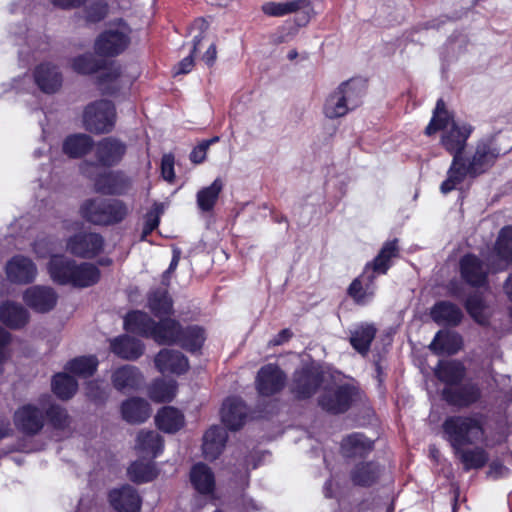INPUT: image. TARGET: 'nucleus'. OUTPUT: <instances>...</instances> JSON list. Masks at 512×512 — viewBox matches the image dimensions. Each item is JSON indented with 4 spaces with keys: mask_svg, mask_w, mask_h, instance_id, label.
I'll return each instance as SVG.
<instances>
[{
    "mask_svg": "<svg viewBox=\"0 0 512 512\" xmlns=\"http://www.w3.org/2000/svg\"><path fill=\"white\" fill-rule=\"evenodd\" d=\"M148 307L155 317L160 318V321L154 322L142 311H132L124 319L127 331L151 338L160 345L179 344L190 352H195L202 347L205 332L201 327L192 325L183 328L174 319H162L170 315L173 310L172 300L166 290L151 292L148 297Z\"/></svg>",
    "mask_w": 512,
    "mask_h": 512,
    "instance_id": "f257e3e1",
    "label": "nucleus"
},
{
    "mask_svg": "<svg viewBox=\"0 0 512 512\" xmlns=\"http://www.w3.org/2000/svg\"><path fill=\"white\" fill-rule=\"evenodd\" d=\"M443 438L451 448L483 445L495 447L506 441L508 435L497 430L487 433L485 417L480 413L447 417L442 424Z\"/></svg>",
    "mask_w": 512,
    "mask_h": 512,
    "instance_id": "f03ea898",
    "label": "nucleus"
},
{
    "mask_svg": "<svg viewBox=\"0 0 512 512\" xmlns=\"http://www.w3.org/2000/svg\"><path fill=\"white\" fill-rule=\"evenodd\" d=\"M440 131V143L442 147L453 155L452 163L448 171L454 173L456 165L462 159L467 141L474 131V127L446 109L445 103L439 99L433 112V116L425 129L428 136Z\"/></svg>",
    "mask_w": 512,
    "mask_h": 512,
    "instance_id": "7ed1b4c3",
    "label": "nucleus"
},
{
    "mask_svg": "<svg viewBox=\"0 0 512 512\" xmlns=\"http://www.w3.org/2000/svg\"><path fill=\"white\" fill-rule=\"evenodd\" d=\"M502 153L505 151L499 147L496 138L478 141L471 156L462 155L454 173L447 171V178L440 186L441 192L447 194L462 184L466 177H476L484 173Z\"/></svg>",
    "mask_w": 512,
    "mask_h": 512,
    "instance_id": "20e7f679",
    "label": "nucleus"
},
{
    "mask_svg": "<svg viewBox=\"0 0 512 512\" xmlns=\"http://www.w3.org/2000/svg\"><path fill=\"white\" fill-rule=\"evenodd\" d=\"M49 396L40 401V407L33 404H26L19 407L14 414V424L16 428L24 434H37L44 426L43 410L56 429H63L68 422V415L64 409L59 406L51 405L47 408Z\"/></svg>",
    "mask_w": 512,
    "mask_h": 512,
    "instance_id": "39448f33",
    "label": "nucleus"
},
{
    "mask_svg": "<svg viewBox=\"0 0 512 512\" xmlns=\"http://www.w3.org/2000/svg\"><path fill=\"white\" fill-rule=\"evenodd\" d=\"M48 271L52 280L58 284H71L75 287H88L98 282L100 272L90 263L76 265L65 256H52Z\"/></svg>",
    "mask_w": 512,
    "mask_h": 512,
    "instance_id": "423d86ee",
    "label": "nucleus"
},
{
    "mask_svg": "<svg viewBox=\"0 0 512 512\" xmlns=\"http://www.w3.org/2000/svg\"><path fill=\"white\" fill-rule=\"evenodd\" d=\"M364 93L362 81L352 79L341 83L324 102L325 117L336 119L347 115L361 105Z\"/></svg>",
    "mask_w": 512,
    "mask_h": 512,
    "instance_id": "0eeeda50",
    "label": "nucleus"
},
{
    "mask_svg": "<svg viewBox=\"0 0 512 512\" xmlns=\"http://www.w3.org/2000/svg\"><path fill=\"white\" fill-rule=\"evenodd\" d=\"M130 42V26L123 19H117L96 38L94 49L98 55L117 56L128 48Z\"/></svg>",
    "mask_w": 512,
    "mask_h": 512,
    "instance_id": "6e6552de",
    "label": "nucleus"
},
{
    "mask_svg": "<svg viewBox=\"0 0 512 512\" xmlns=\"http://www.w3.org/2000/svg\"><path fill=\"white\" fill-rule=\"evenodd\" d=\"M82 216L97 225H109L122 221L127 215L126 205L119 200L90 199L81 206Z\"/></svg>",
    "mask_w": 512,
    "mask_h": 512,
    "instance_id": "1a4fd4ad",
    "label": "nucleus"
},
{
    "mask_svg": "<svg viewBox=\"0 0 512 512\" xmlns=\"http://www.w3.org/2000/svg\"><path fill=\"white\" fill-rule=\"evenodd\" d=\"M81 173L93 180L97 192L102 194H123L130 186L129 179L119 171L98 170L92 163L84 162L80 166Z\"/></svg>",
    "mask_w": 512,
    "mask_h": 512,
    "instance_id": "9d476101",
    "label": "nucleus"
},
{
    "mask_svg": "<svg viewBox=\"0 0 512 512\" xmlns=\"http://www.w3.org/2000/svg\"><path fill=\"white\" fill-rule=\"evenodd\" d=\"M116 122V110L111 101L100 100L89 104L83 112V125L86 130L102 134L110 132Z\"/></svg>",
    "mask_w": 512,
    "mask_h": 512,
    "instance_id": "9b49d317",
    "label": "nucleus"
},
{
    "mask_svg": "<svg viewBox=\"0 0 512 512\" xmlns=\"http://www.w3.org/2000/svg\"><path fill=\"white\" fill-rule=\"evenodd\" d=\"M355 393V388L348 384H333L325 388L319 405L330 413H342L350 407Z\"/></svg>",
    "mask_w": 512,
    "mask_h": 512,
    "instance_id": "f8f14e48",
    "label": "nucleus"
},
{
    "mask_svg": "<svg viewBox=\"0 0 512 512\" xmlns=\"http://www.w3.org/2000/svg\"><path fill=\"white\" fill-rule=\"evenodd\" d=\"M126 153V146L120 140L107 137L95 145L94 155L96 157L95 166L98 170L118 164ZM93 164V162H91Z\"/></svg>",
    "mask_w": 512,
    "mask_h": 512,
    "instance_id": "ddd939ff",
    "label": "nucleus"
},
{
    "mask_svg": "<svg viewBox=\"0 0 512 512\" xmlns=\"http://www.w3.org/2000/svg\"><path fill=\"white\" fill-rule=\"evenodd\" d=\"M255 383L260 395L271 396L283 389L286 376L279 366L267 364L258 371Z\"/></svg>",
    "mask_w": 512,
    "mask_h": 512,
    "instance_id": "4468645a",
    "label": "nucleus"
},
{
    "mask_svg": "<svg viewBox=\"0 0 512 512\" xmlns=\"http://www.w3.org/2000/svg\"><path fill=\"white\" fill-rule=\"evenodd\" d=\"M322 381L323 375L317 368H302L294 374L292 392L298 398H308L316 392Z\"/></svg>",
    "mask_w": 512,
    "mask_h": 512,
    "instance_id": "2eb2a0df",
    "label": "nucleus"
},
{
    "mask_svg": "<svg viewBox=\"0 0 512 512\" xmlns=\"http://www.w3.org/2000/svg\"><path fill=\"white\" fill-rule=\"evenodd\" d=\"M5 271L8 280L16 284L31 283L37 276V267L33 261L21 255L11 258L6 264Z\"/></svg>",
    "mask_w": 512,
    "mask_h": 512,
    "instance_id": "dca6fc26",
    "label": "nucleus"
},
{
    "mask_svg": "<svg viewBox=\"0 0 512 512\" xmlns=\"http://www.w3.org/2000/svg\"><path fill=\"white\" fill-rule=\"evenodd\" d=\"M103 243V238L99 234L82 233L68 240L67 249L76 256L92 258L102 250Z\"/></svg>",
    "mask_w": 512,
    "mask_h": 512,
    "instance_id": "f3484780",
    "label": "nucleus"
},
{
    "mask_svg": "<svg viewBox=\"0 0 512 512\" xmlns=\"http://www.w3.org/2000/svg\"><path fill=\"white\" fill-rule=\"evenodd\" d=\"M23 300L33 310L47 312L56 305L57 295L50 287L36 285L24 292Z\"/></svg>",
    "mask_w": 512,
    "mask_h": 512,
    "instance_id": "a211bd4d",
    "label": "nucleus"
},
{
    "mask_svg": "<svg viewBox=\"0 0 512 512\" xmlns=\"http://www.w3.org/2000/svg\"><path fill=\"white\" fill-rule=\"evenodd\" d=\"M109 502L117 512H139L141 508L138 493L128 485L110 491Z\"/></svg>",
    "mask_w": 512,
    "mask_h": 512,
    "instance_id": "6ab92c4d",
    "label": "nucleus"
},
{
    "mask_svg": "<svg viewBox=\"0 0 512 512\" xmlns=\"http://www.w3.org/2000/svg\"><path fill=\"white\" fill-rule=\"evenodd\" d=\"M155 365L161 373L182 374L189 368L188 359L179 351L161 350L155 357Z\"/></svg>",
    "mask_w": 512,
    "mask_h": 512,
    "instance_id": "aec40b11",
    "label": "nucleus"
},
{
    "mask_svg": "<svg viewBox=\"0 0 512 512\" xmlns=\"http://www.w3.org/2000/svg\"><path fill=\"white\" fill-rule=\"evenodd\" d=\"M247 415L243 401L236 397L224 401L221 409L222 422L231 430H237L244 424Z\"/></svg>",
    "mask_w": 512,
    "mask_h": 512,
    "instance_id": "412c9836",
    "label": "nucleus"
},
{
    "mask_svg": "<svg viewBox=\"0 0 512 512\" xmlns=\"http://www.w3.org/2000/svg\"><path fill=\"white\" fill-rule=\"evenodd\" d=\"M462 278L472 286H483L486 283L488 270L479 258L465 255L460 261Z\"/></svg>",
    "mask_w": 512,
    "mask_h": 512,
    "instance_id": "4be33fe9",
    "label": "nucleus"
},
{
    "mask_svg": "<svg viewBox=\"0 0 512 512\" xmlns=\"http://www.w3.org/2000/svg\"><path fill=\"white\" fill-rule=\"evenodd\" d=\"M481 392L477 385L469 384L454 389L445 387L443 390L444 400L454 406L468 407L478 401Z\"/></svg>",
    "mask_w": 512,
    "mask_h": 512,
    "instance_id": "5701e85b",
    "label": "nucleus"
},
{
    "mask_svg": "<svg viewBox=\"0 0 512 512\" xmlns=\"http://www.w3.org/2000/svg\"><path fill=\"white\" fill-rule=\"evenodd\" d=\"M374 276L370 275V267L366 266L361 276L349 286V295L359 304H366L375 294Z\"/></svg>",
    "mask_w": 512,
    "mask_h": 512,
    "instance_id": "b1692460",
    "label": "nucleus"
},
{
    "mask_svg": "<svg viewBox=\"0 0 512 512\" xmlns=\"http://www.w3.org/2000/svg\"><path fill=\"white\" fill-rule=\"evenodd\" d=\"M462 446L460 448H452L454 455L459 459L463 465L465 471L472 469H480L486 465L489 460L488 453L485 450V446H475L474 448H466Z\"/></svg>",
    "mask_w": 512,
    "mask_h": 512,
    "instance_id": "393cba45",
    "label": "nucleus"
},
{
    "mask_svg": "<svg viewBox=\"0 0 512 512\" xmlns=\"http://www.w3.org/2000/svg\"><path fill=\"white\" fill-rule=\"evenodd\" d=\"M135 448L145 459L156 458L163 450L161 436L154 431H141L137 435Z\"/></svg>",
    "mask_w": 512,
    "mask_h": 512,
    "instance_id": "a878e982",
    "label": "nucleus"
},
{
    "mask_svg": "<svg viewBox=\"0 0 512 512\" xmlns=\"http://www.w3.org/2000/svg\"><path fill=\"white\" fill-rule=\"evenodd\" d=\"M496 256L499 259L497 264H492L491 269L494 271H500L507 268L508 265L512 264V227L507 226L501 229L496 245H495Z\"/></svg>",
    "mask_w": 512,
    "mask_h": 512,
    "instance_id": "bb28decb",
    "label": "nucleus"
},
{
    "mask_svg": "<svg viewBox=\"0 0 512 512\" xmlns=\"http://www.w3.org/2000/svg\"><path fill=\"white\" fill-rule=\"evenodd\" d=\"M121 414L128 423H142L149 418L151 409L146 400L133 397L122 403Z\"/></svg>",
    "mask_w": 512,
    "mask_h": 512,
    "instance_id": "cd10ccee",
    "label": "nucleus"
},
{
    "mask_svg": "<svg viewBox=\"0 0 512 512\" xmlns=\"http://www.w3.org/2000/svg\"><path fill=\"white\" fill-rule=\"evenodd\" d=\"M143 381L139 370L131 365H125L114 371L112 374L113 386L118 391L137 389Z\"/></svg>",
    "mask_w": 512,
    "mask_h": 512,
    "instance_id": "c85d7f7f",
    "label": "nucleus"
},
{
    "mask_svg": "<svg viewBox=\"0 0 512 512\" xmlns=\"http://www.w3.org/2000/svg\"><path fill=\"white\" fill-rule=\"evenodd\" d=\"M34 78L37 86L45 93H55L62 84L61 74L50 64L39 65Z\"/></svg>",
    "mask_w": 512,
    "mask_h": 512,
    "instance_id": "c756f323",
    "label": "nucleus"
},
{
    "mask_svg": "<svg viewBox=\"0 0 512 512\" xmlns=\"http://www.w3.org/2000/svg\"><path fill=\"white\" fill-rule=\"evenodd\" d=\"M227 433L219 426L209 428L203 436V453L206 459L213 460L222 452Z\"/></svg>",
    "mask_w": 512,
    "mask_h": 512,
    "instance_id": "7c9ffc66",
    "label": "nucleus"
},
{
    "mask_svg": "<svg viewBox=\"0 0 512 512\" xmlns=\"http://www.w3.org/2000/svg\"><path fill=\"white\" fill-rule=\"evenodd\" d=\"M224 188V181L217 177L205 187H202L196 194L197 207L202 212H211Z\"/></svg>",
    "mask_w": 512,
    "mask_h": 512,
    "instance_id": "2f4dec72",
    "label": "nucleus"
},
{
    "mask_svg": "<svg viewBox=\"0 0 512 512\" xmlns=\"http://www.w3.org/2000/svg\"><path fill=\"white\" fill-rule=\"evenodd\" d=\"M110 346L114 354L128 360L137 359L144 350V345L140 340L129 336H120L111 340Z\"/></svg>",
    "mask_w": 512,
    "mask_h": 512,
    "instance_id": "473e14b6",
    "label": "nucleus"
},
{
    "mask_svg": "<svg viewBox=\"0 0 512 512\" xmlns=\"http://www.w3.org/2000/svg\"><path fill=\"white\" fill-rule=\"evenodd\" d=\"M462 316L459 307L446 301L435 304L431 310L432 319L440 325L456 326L461 322Z\"/></svg>",
    "mask_w": 512,
    "mask_h": 512,
    "instance_id": "72a5a7b5",
    "label": "nucleus"
},
{
    "mask_svg": "<svg viewBox=\"0 0 512 512\" xmlns=\"http://www.w3.org/2000/svg\"><path fill=\"white\" fill-rule=\"evenodd\" d=\"M373 448V442L362 434L354 433L342 441L341 449L345 457H363Z\"/></svg>",
    "mask_w": 512,
    "mask_h": 512,
    "instance_id": "f704fd0d",
    "label": "nucleus"
},
{
    "mask_svg": "<svg viewBox=\"0 0 512 512\" xmlns=\"http://www.w3.org/2000/svg\"><path fill=\"white\" fill-rule=\"evenodd\" d=\"M462 338L457 333L440 331L434 337L429 348L436 354H455L461 349Z\"/></svg>",
    "mask_w": 512,
    "mask_h": 512,
    "instance_id": "c9c22d12",
    "label": "nucleus"
},
{
    "mask_svg": "<svg viewBox=\"0 0 512 512\" xmlns=\"http://www.w3.org/2000/svg\"><path fill=\"white\" fill-rule=\"evenodd\" d=\"M155 422L166 433H175L184 426V416L176 408L164 407L158 411Z\"/></svg>",
    "mask_w": 512,
    "mask_h": 512,
    "instance_id": "e433bc0d",
    "label": "nucleus"
},
{
    "mask_svg": "<svg viewBox=\"0 0 512 512\" xmlns=\"http://www.w3.org/2000/svg\"><path fill=\"white\" fill-rule=\"evenodd\" d=\"M435 374L440 381L447 385L446 387H452L463 379L465 367L459 361H440Z\"/></svg>",
    "mask_w": 512,
    "mask_h": 512,
    "instance_id": "4c0bfd02",
    "label": "nucleus"
},
{
    "mask_svg": "<svg viewBox=\"0 0 512 512\" xmlns=\"http://www.w3.org/2000/svg\"><path fill=\"white\" fill-rule=\"evenodd\" d=\"M0 320L10 328H20L27 323L28 313L21 305L7 302L0 306Z\"/></svg>",
    "mask_w": 512,
    "mask_h": 512,
    "instance_id": "58836bf2",
    "label": "nucleus"
},
{
    "mask_svg": "<svg viewBox=\"0 0 512 512\" xmlns=\"http://www.w3.org/2000/svg\"><path fill=\"white\" fill-rule=\"evenodd\" d=\"M190 480L194 488L202 494H209L214 489V475L205 464H196L190 472Z\"/></svg>",
    "mask_w": 512,
    "mask_h": 512,
    "instance_id": "ea45409f",
    "label": "nucleus"
},
{
    "mask_svg": "<svg viewBox=\"0 0 512 512\" xmlns=\"http://www.w3.org/2000/svg\"><path fill=\"white\" fill-rule=\"evenodd\" d=\"M397 253L398 246L396 240L385 243L374 261L366 265L370 267V275H373L375 278L377 274H385L389 269L390 259L397 256Z\"/></svg>",
    "mask_w": 512,
    "mask_h": 512,
    "instance_id": "a19ab883",
    "label": "nucleus"
},
{
    "mask_svg": "<svg viewBox=\"0 0 512 512\" xmlns=\"http://www.w3.org/2000/svg\"><path fill=\"white\" fill-rule=\"evenodd\" d=\"M93 146V140L86 134H73L63 143V152L70 158H79L87 153Z\"/></svg>",
    "mask_w": 512,
    "mask_h": 512,
    "instance_id": "79ce46f5",
    "label": "nucleus"
},
{
    "mask_svg": "<svg viewBox=\"0 0 512 512\" xmlns=\"http://www.w3.org/2000/svg\"><path fill=\"white\" fill-rule=\"evenodd\" d=\"M380 473L381 470L377 464L360 463L352 470L351 479L355 485L370 486L378 480Z\"/></svg>",
    "mask_w": 512,
    "mask_h": 512,
    "instance_id": "37998d69",
    "label": "nucleus"
},
{
    "mask_svg": "<svg viewBox=\"0 0 512 512\" xmlns=\"http://www.w3.org/2000/svg\"><path fill=\"white\" fill-rule=\"evenodd\" d=\"M177 393V383L175 380L159 379L153 382L149 388V397L157 403L170 402Z\"/></svg>",
    "mask_w": 512,
    "mask_h": 512,
    "instance_id": "c03bdc74",
    "label": "nucleus"
},
{
    "mask_svg": "<svg viewBox=\"0 0 512 512\" xmlns=\"http://www.w3.org/2000/svg\"><path fill=\"white\" fill-rule=\"evenodd\" d=\"M375 333L376 329L373 325H360L351 332L350 343L359 353L366 354L369 351Z\"/></svg>",
    "mask_w": 512,
    "mask_h": 512,
    "instance_id": "a18cd8bd",
    "label": "nucleus"
},
{
    "mask_svg": "<svg viewBox=\"0 0 512 512\" xmlns=\"http://www.w3.org/2000/svg\"><path fill=\"white\" fill-rule=\"evenodd\" d=\"M122 83L120 68L111 65L100 75L98 85L102 93L114 94L120 89Z\"/></svg>",
    "mask_w": 512,
    "mask_h": 512,
    "instance_id": "49530a36",
    "label": "nucleus"
},
{
    "mask_svg": "<svg viewBox=\"0 0 512 512\" xmlns=\"http://www.w3.org/2000/svg\"><path fill=\"white\" fill-rule=\"evenodd\" d=\"M98 367V360L95 356H82L69 361L65 370L80 377L91 376Z\"/></svg>",
    "mask_w": 512,
    "mask_h": 512,
    "instance_id": "de8ad7c7",
    "label": "nucleus"
},
{
    "mask_svg": "<svg viewBox=\"0 0 512 512\" xmlns=\"http://www.w3.org/2000/svg\"><path fill=\"white\" fill-rule=\"evenodd\" d=\"M77 388V381L67 373H58L52 380V390L61 399L71 398Z\"/></svg>",
    "mask_w": 512,
    "mask_h": 512,
    "instance_id": "09e8293b",
    "label": "nucleus"
},
{
    "mask_svg": "<svg viewBox=\"0 0 512 512\" xmlns=\"http://www.w3.org/2000/svg\"><path fill=\"white\" fill-rule=\"evenodd\" d=\"M306 0H291L287 2H266L262 5L264 14L271 17H282L298 11Z\"/></svg>",
    "mask_w": 512,
    "mask_h": 512,
    "instance_id": "8fccbe9b",
    "label": "nucleus"
},
{
    "mask_svg": "<svg viewBox=\"0 0 512 512\" xmlns=\"http://www.w3.org/2000/svg\"><path fill=\"white\" fill-rule=\"evenodd\" d=\"M151 460L152 459H149L147 462H143L142 460L134 462L128 469L129 478L137 483L153 480L157 472Z\"/></svg>",
    "mask_w": 512,
    "mask_h": 512,
    "instance_id": "3c124183",
    "label": "nucleus"
},
{
    "mask_svg": "<svg viewBox=\"0 0 512 512\" xmlns=\"http://www.w3.org/2000/svg\"><path fill=\"white\" fill-rule=\"evenodd\" d=\"M109 6L104 0H90L83 9V18L88 23H98L107 17Z\"/></svg>",
    "mask_w": 512,
    "mask_h": 512,
    "instance_id": "603ef678",
    "label": "nucleus"
},
{
    "mask_svg": "<svg viewBox=\"0 0 512 512\" xmlns=\"http://www.w3.org/2000/svg\"><path fill=\"white\" fill-rule=\"evenodd\" d=\"M71 66L79 74H92L100 68L101 63L93 54L87 53L74 58Z\"/></svg>",
    "mask_w": 512,
    "mask_h": 512,
    "instance_id": "864d4df0",
    "label": "nucleus"
},
{
    "mask_svg": "<svg viewBox=\"0 0 512 512\" xmlns=\"http://www.w3.org/2000/svg\"><path fill=\"white\" fill-rule=\"evenodd\" d=\"M466 310L469 315L479 324L487 322L486 305L478 295L470 296L466 301Z\"/></svg>",
    "mask_w": 512,
    "mask_h": 512,
    "instance_id": "5fc2aeb1",
    "label": "nucleus"
},
{
    "mask_svg": "<svg viewBox=\"0 0 512 512\" xmlns=\"http://www.w3.org/2000/svg\"><path fill=\"white\" fill-rule=\"evenodd\" d=\"M204 39V36L202 34L194 36L193 39V50L191 54L185 58H183L175 67L174 74H187L189 73L192 68L194 67V55L200 50L202 40Z\"/></svg>",
    "mask_w": 512,
    "mask_h": 512,
    "instance_id": "6e6d98bb",
    "label": "nucleus"
},
{
    "mask_svg": "<svg viewBox=\"0 0 512 512\" xmlns=\"http://www.w3.org/2000/svg\"><path fill=\"white\" fill-rule=\"evenodd\" d=\"M163 211L162 204H155L153 209L146 215V220L143 228V238L150 234L159 224V215Z\"/></svg>",
    "mask_w": 512,
    "mask_h": 512,
    "instance_id": "4d7b16f0",
    "label": "nucleus"
},
{
    "mask_svg": "<svg viewBox=\"0 0 512 512\" xmlns=\"http://www.w3.org/2000/svg\"><path fill=\"white\" fill-rule=\"evenodd\" d=\"M161 174L163 179L168 181L169 183H172L174 181V157L171 154H166L162 157Z\"/></svg>",
    "mask_w": 512,
    "mask_h": 512,
    "instance_id": "13d9d810",
    "label": "nucleus"
},
{
    "mask_svg": "<svg viewBox=\"0 0 512 512\" xmlns=\"http://www.w3.org/2000/svg\"><path fill=\"white\" fill-rule=\"evenodd\" d=\"M10 334L0 327V374L3 372V364L10 357Z\"/></svg>",
    "mask_w": 512,
    "mask_h": 512,
    "instance_id": "bf43d9fd",
    "label": "nucleus"
},
{
    "mask_svg": "<svg viewBox=\"0 0 512 512\" xmlns=\"http://www.w3.org/2000/svg\"><path fill=\"white\" fill-rule=\"evenodd\" d=\"M509 475V469L500 462H492L489 466L488 476L492 479H500Z\"/></svg>",
    "mask_w": 512,
    "mask_h": 512,
    "instance_id": "052dcab7",
    "label": "nucleus"
},
{
    "mask_svg": "<svg viewBox=\"0 0 512 512\" xmlns=\"http://www.w3.org/2000/svg\"><path fill=\"white\" fill-rule=\"evenodd\" d=\"M207 144L199 143L195 146L190 153V160L194 164H200L205 161L207 155Z\"/></svg>",
    "mask_w": 512,
    "mask_h": 512,
    "instance_id": "680f3d73",
    "label": "nucleus"
},
{
    "mask_svg": "<svg viewBox=\"0 0 512 512\" xmlns=\"http://www.w3.org/2000/svg\"><path fill=\"white\" fill-rule=\"evenodd\" d=\"M292 336V332L289 329L281 330L272 340L269 341L270 346H278L287 342Z\"/></svg>",
    "mask_w": 512,
    "mask_h": 512,
    "instance_id": "e2e57ef3",
    "label": "nucleus"
},
{
    "mask_svg": "<svg viewBox=\"0 0 512 512\" xmlns=\"http://www.w3.org/2000/svg\"><path fill=\"white\" fill-rule=\"evenodd\" d=\"M217 57V51H216V45L214 43H211L205 54L202 57V60L208 65L212 66L215 63Z\"/></svg>",
    "mask_w": 512,
    "mask_h": 512,
    "instance_id": "0e129e2a",
    "label": "nucleus"
},
{
    "mask_svg": "<svg viewBox=\"0 0 512 512\" xmlns=\"http://www.w3.org/2000/svg\"><path fill=\"white\" fill-rule=\"evenodd\" d=\"M85 2V0H53L55 6L69 9L79 7Z\"/></svg>",
    "mask_w": 512,
    "mask_h": 512,
    "instance_id": "69168bd1",
    "label": "nucleus"
},
{
    "mask_svg": "<svg viewBox=\"0 0 512 512\" xmlns=\"http://www.w3.org/2000/svg\"><path fill=\"white\" fill-rule=\"evenodd\" d=\"M11 432L10 423L8 420H0V439L8 436Z\"/></svg>",
    "mask_w": 512,
    "mask_h": 512,
    "instance_id": "338daca9",
    "label": "nucleus"
},
{
    "mask_svg": "<svg viewBox=\"0 0 512 512\" xmlns=\"http://www.w3.org/2000/svg\"><path fill=\"white\" fill-rule=\"evenodd\" d=\"M178 262H179V254L178 253H174L173 258L171 260V263L169 265V268L167 269L165 274L172 273L176 269V267L178 265Z\"/></svg>",
    "mask_w": 512,
    "mask_h": 512,
    "instance_id": "774afa93",
    "label": "nucleus"
}]
</instances>
